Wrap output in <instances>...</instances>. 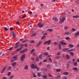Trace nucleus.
Returning <instances> with one entry per match:
<instances>
[{
  "label": "nucleus",
  "mask_w": 79,
  "mask_h": 79,
  "mask_svg": "<svg viewBox=\"0 0 79 79\" xmlns=\"http://www.w3.org/2000/svg\"><path fill=\"white\" fill-rule=\"evenodd\" d=\"M73 69L75 71H77V69L76 67L73 68Z\"/></svg>",
  "instance_id": "nucleus-20"
},
{
  "label": "nucleus",
  "mask_w": 79,
  "mask_h": 79,
  "mask_svg": "<svg viewBox=\"0 0 79 79\" xmlns=\"http://www.w3.org/2000/svg\"><path fill=\"white\" fill-rule=\"evenodd\" d=\"M24 45L25 47H27V44H24Z\"/></svg>",
  "instance_id": "nucleus-53"
},
{
  "label": "nucleus",
  "mask_w": 79,
  "mask_h": 79,
  "mask_svg": "<svg viewBox=\"0 0 79 79\" xmlns=\"http://www.w3.org/2000/svg\"><path fill=\"white\" fill-rule=\"evenodd\" d=\"M26 15H24L22 18V19H24V18H25V17H26Z\"/></svg>",
  "instance_id": "nucleus-46"
},
{
  "label": "nucleus",
  "mask_w": 79,
  "mask_h": 79,
  "mask_svg": "<svg viewBox=\"0 0 79 79\" xmlns=\"http://www.w3.org/2000/svg\"><path fill=\"white\" fill-rule=\"evenodd\" d=\"M44 44H47V41L45 42H44Z\"/></svg>",
  "instance_id": "nucleus-55"
},
{
  "label": "nucleus",
  "mask_w": 79,
  "mask_h": 79,
  "mask_svg": "<svg viewBox=\"0 0 79 79\" xmlns=\"http://www.w3.org/2000/svg\"><path fill=\"white\" fill-rule=\"evenodd\" d=\"M24 52H27L26 51H27V49H25L24 50Z\"/></svg>",
  "instance_id": "nucleus-58"
},
{
  "label": "nucleus",
  "mask_w": 79,
  "mask_h": 79,
  "mask_svg": "<svg viewBox=\"0 0 79 79\" xmlns=\"http://www.w3.org/2000/svg\"><path fill=\"white\" fill-rule=\"evenodd\" d=\"M65 35H71V33L67 31L65 33Z\"/></svg>",
  "instance_id": "nucleus-11"
},
{
  "label": "nucleus",
  "mask_w": 79,
  "mask_h": 79,
  "mask_svg": "<svg viewBox=\"0 0 79 79\" xmlns=\"http://www.w3.org/2000/svg\"><path fill=\"white\" fill-rule=\"evenodd\" d=\"M14 77L13 76H10L9 79H11L12 78H13Z\"/></svg>",
  "instance_id": "nucleus-50"
},
{
  "label": "nucleus",
  "mask_w": 79,
  "mask_h": 79,
  "mask_svg": "<svg viewBox=\"0 0 79 79\" xmlns=\"http://www.w3.org/2000/svg\"><path fill=\"white\" fill-rule=\"evenodd\" d=\"M66 40H68V39H69V37H67L66 38Z\"/></svg>",
  "instance_id": "nucleus-61"
},
{
  "label": "nucleus",
  "mask_w": 79,
  "mask_h": 79,
  "mask_svg": "<svg viewBox=\"0 0 79 79\" xmlns=\"http://www.w3.org/2000/svg\"><path fill=\"white\" fill-rule=\"evenodd\" d=\"M69 47L70 48H73L74 47V44H70L69 45Z\"/></svg>",
  "instance_id": "nucleus-13"
},
{
  "label": "nucleus",
  "mask_w": 79,
  "mask_h": 79,
  "mask_svg": "<svg viewBox=\"0 0 79 79\" xmlns=\"http://www.w3.org/2000/svg\"><path fill=\"white\" fill-rule=\"evenodd\" d=\"M16 64L15 63V62H14L12 64V66L13 67H15Z\"/></svg>",
  "instance_id": "nucleus-17"
},
{
  "label": "nucleus",
  "mask_w": 79,
  "mask_h": 79,
  "mask_svg": "<svg viewBox=\"0 0 79 79\" xmlns=\"http://www.w3.org/2000/svg\"><path fill=\"white\" fill-rule=\"evenodd\" d=\"M17 57H18V55L14 56L13 57V60H14L15 61V60H16L18 59Z\"/></svg>",
  "instance_id": "nucleus-6"
},
{
  "label": "nucleus",
  "mask_w": 79,
  "mask_h": 79,
  "mask_svg": "<svg viewBox=\"0 0 79 79\" xmlns=\"http://www.w3.org/2000/svg\"><path fill=\"white\" fill-rule=\"evenodd\" d=\"M51 43V40H48L47 41V44L48 45H50Z\"/></svg>",
  "instance_id": "nucleus-10"
},
{
  "label": "nucleus",
  "mask_w": 79,
  "mask_h": 79,
  "mask_svg": "<svg viewBox=\"0 0 79 79\" xmlns=\"http://www.w3.org/2000/svg\"><path fill=\"white\" fill-rule=\"evenodd\" d=\"M34 42V40H32L30 41V43L31 44H32L33 42Z\"/></svg>",
  "instance_id": "nucleus-42"
},
{
  "label": "nucleus",
  "mask_w": 79,
  "mask_h": 79,
  "mask_svg": "<svg viewBox=\"0 0 79 79\" xmlns=\"http://www.w3.org/2000/svg\"><path fill=\"white\" fill-rule=\"evenodd\" d=\"M66 57L67 59H69V58H70L69 56L68 55H66Z\"/></svg>",
  "instance_id": "nucleus-33"
},
{
  "label": "nucleus",
  "mask_w": 79,
  "mask_h": 79,
  "mask_svg": "<svg viewBox=\"0 0 79 79\" xmlns=\"http://www.w3.org/2000/svg\"><path fill=\"white\" fill-rule=\"evenodd\" d=\"M11 69V66H9V68L7 70H8L9 71H10V69Z\"/></svg>",
  "instance_id": "nucleus-40"
},
{
  "label": "nucleus",
  "mask_w": 79,
  "mask_h": 79,
  "mask_svg": "<svg viewBox=\"0 0 79 79\" xmlns=\"http://www.w3.org/2000/svg\"><path fill=\"white\" fill-rule=\"evenodd\" d=\"M50 68V65L49 64H48L47 65L46 69L47 70H49Z\"/></svg>",
  "instance_id": "nucleus-8"
},
{
  "label": "nucleus",
  "mask_w": 79,
  "mask_h": 79,
  "mask_svg": "<svg viewBox=\"0 0 79 79\" xmlns=\"http://www.w3.org/2000/svg\"><path fill=\"white\" fill-rule=\"evenodd\" d=\"M64 75H68V72H65L63 73Z\"/></svg>",
  "instance_id": "nucleus-22"
},
{
  "label": "nucleus",
  "mask_w": 79,
  "mask_h": 79,
  "mask_svg": "<svg viewBox=\"0 0 79 79\" xmlns=\"http://www.w3.org/2000/svg\"><path fill=\"white\" fill-rule=\"evenodd\" d=\"M35 51V49H32L31 51L30 52L31 54H32V53H33V52H34Z\"/></svg>",
  "instance_id": "nucleus-18"
},
{
  "label": "nucleus",
  "mask_w": 79,
  "mask_h": 79,
  "mask_svg": "<svg viewBox=\"0 0 79 79\" xmlns=\"http://www.w3.org/2000/svg\"><path fill=\"white\" fill-rule=\"evenodd\" d=\"M31 68L33 69H36L37 71H39V68L37 67V66H35V65L34 64H32L31 65Z\"/></svg>",
  "instance_id": "nucleus-1"
},
{
  "label": "nucleus",
  "mask_w": 79,
  "mask_h": 79,
  "mask_svg": "<svg viewBox=\"0 0 79 79\" xmlns=\"http://www.w3.org/2000/svg\"><path fill=\"white\" fill-rule=\"evenodd\" d=\"M5 31H7L8 30V29L6 27H5Z\"/></svg>",
  "instance_id": "nucleus-44"
},
{
  "label": "nucleus",
  "mask_w": 79,
  "mask_h": 79,
  "mask_svg": "<svg viewBox=\"0 0 79 79\" xmlns=\"http://www.w3.org/2000/svg\"><path fill=\"white\" fill-rule=\"evenodd\" d=\"M63 79H67V77H64L63 78Z\"/></svg>",
  "instance_id": "nucleus-64"
},
{
  "label": "nucleus",
  "mask_w": 79,
  "mask_h": 79,
  "mask_svg": "<svg viewBox=\"0 0 79 79\" xmlns=\"http://www.w3.org/2000/svg\"><path fill=\"white\" fill-rule=\"evenodd\" d=\"M64 29L65 30H66L67 29H68V27L65 26L64 27Z\"/></svg>",
  "instance_id": "nucleus-43"
},
{
  "label": "nucleus",
  "mask_w": 79,
  "mask_h": 79,
  "mask_svg": "<svg viewBox=\"0 0 79 79\" xmlns=\"http://www.w3.org/2000/svg\"><path fill=\"white\" fill-rule=\"evenodd\" d=\"M13 47H11L10 48H9L8 50H10V51H11V50H13Z\"/></svg>",
  "instance_id": "nucleus-35"
},
{
  "label": "nucleus",
  "mask_w": 79,
  "mask_h": 79,
  "mask_svg": "<svg viewBox=\"0 0 79 79\" xmlns=\"http://www.w3.org/2000/svg\"><path fill=\"white\" fill-rule=\"evenodd\" d=\"M79 35V31H77L75 34V36L76 37H77Z\"/></svg>",
  "instance_id": "nucleus-7"
},
{
  "label": "nucleus",
  "mask_w": 79,
  "mask_h": 79,
  "mask_svg": "<svg viewBox=\"0 0 79 79\" xmlns=\"http://www.w3.org/2000/svg\"><path fill=\"white\" fill-rule=\"evenodd\" d=\"M65 20L66 17H64L62 19H60V23L61 24V23H63V22H64Z\"/></svg>",
  "instance_id": "nucleus-2"
},
{
  "label": "nucleus",
  "mask_w": 79,
  "mask_h": 79,
  "mask_svg": "<svg viewBox=\"0 0 79 79\" xmlns=\"http://www.w3.org/2000/svg\"><path fill=\"white\" fill-rule=\"evenodd\" d=\"M60 44H61L62 46H63L64 45H66V43L64 42H63V41H61L60 42Z\"/></svg>",
  "instance_id": "nucleus-4"
},
{
  "label": "nucleus",
  "mask_w": 79,
  "mask_h": 79,
  "mask_svg": "<svg viewBox=\"0 0 79 79\" xmlns=\"http://www.w3.org/2000/svg\"><path fill=\"white\" fill-rule=\"evenodd\" d=\"M24 44H22L21 46H20V48H23V47H24Z\"/></svg>",
  "instance_id": "nucleus-32"
},
{
  "label": "nucleus",
  "mask_w": 79,
  "mask_h": 79,
  "mask_svg": "<svg viewBox=\"0 0 79 79\" xmlns=\"http://www.w3.org/2000/svg\"><path fill=\"white\" fill-rule=\"evenodd\" d=\"M68 50H69V48H65L63 49V51H68Z\"/></svg>",
  "instance_id": "nucleus-16"
},
{
  "label": "nucleus",
  "mask_w": 79,
  "mask_h": 79,
  "mask_svg": "<svg viewBox=\"0 0 79 79\" xmlns=\"http://www.w3.org/2000/svg\"><path fill=\"white\" fill-rule=\"evenodd\" d=\"M56 72H60L61 71V69H56Z\"/></svg>",
  "instance_id": "nucleus-23"
},
{
  "label": "nucleus",
  "mask_w": 79,
  "mask_h": 79,
  "mask_svg": "<svg viewBox=\"0 0 79 79\" xmlns=\"http://www.w3.org/2000/svg\"><path fill=\"white\" fill-rule=\"evenodd\" d=\"M42 55H40L39 56V58H40V59H42Z\"/></svg>",
  "instance_id": "nucleus-39"
},
{
  "label": "nucleus",
  "mask_w": 79,
  "mask_h": 79,
  "mask_svg": "<svg viewBox=\"0 0 79 79\" xmlns=\"http://www.w3.org/2000/svg\"><path fill=\"white\" fill-rule=\"evenodd\" d=\"M16 24H19V21L16 22Z\"/></svg>",
  "instance_id": "nucleus-54"
},
{
  "label": "nucleus",
  "mask_w": 79,
  "mask_h": 79,
  "mask_svg": "<svg viewBox=\"0 0 79 79\" xmlns=\"http://www.w3.org/2000/svg\"><path fill=\"white\" fill-rule=\"evenodd\" d=\"M29 14L30 15H32V12L30 11L29 12Z\"/></svg>",
  "instance_id": "nucleus-52"
},
{
  "label": "nucleus",
  "mask_w": 79,
  "mask_h": 79,
  "mask_svg": "<svg viewBox=\"0 0 79 79\" xmlns=\"http://www.w3.org/2000/svg\"><path fill=\"white\" fill-rule=\"evenodd\" d=\"M73 18H79V15H77L76 16L73 15Z\"/></svg>",
  "instance_id": "nucleus-12"
},
{
  "label": "nucleus",
  "mask_w": 79,
  "mask_h": 79,
  "mask_svg": "<svg viewBox=\"0 0 79 79\" xmlns=\"http://www.w3.org/2000/svg\"><path fill=\"white\" fill-rule=\"evenodd\" d=\"M53 20L55 21H58V20L55 17H54L53 18Z\"/></svg>",
  "instance_id": "nucleus-15"
},
{
  "label": "nucleus",
  "mask_w": 79,
  "mask_h": 79,
  "mask_svg": "<svg viewBox=\"0 0 79 79\" xmlns=\"http://www.w3.org/2000/svg\"><path fill=\"white\" fill-rule=\"evenodd\" d=\"M72 31L73 32H75L76 31V30L74 28H73L72 29Z\"/></svg>",
  "instance_id": "nucleus-25"
},
{
  "label": "nucleus",
  "mask_w": 79,
  "mask_h": 79,
  "mask_svg": "<svg viewBox=\"0 0 79 79\" xmlns=\"http://www.w3.org/2000/svg\"><path fill=\"white\" fill-rule=\"evenodd\" d=\"M33 75L34 77H36V76L35 75V74H34V73H33Z\"/></svg>",
  "instance_id": "nucleus-56"
},
{
  "label": "nucleus",
  "mask_w": 79,
  "mask_h": 79,
  "mask_svg": "<svg viewBox=\"0 0 79 79\" xmlns=\"http://www.w3.org/2000/svg\"><path fill=\"white\" fill-rule=\"evenodd\" d=\"M21 49V48H19L18 49L16 50V52H18V51H19Z\"/></svg>",
  "instance_id": "nucleus-29"
},
{
  "label": "nucleus",
  "mask_w": 79,
  "mask_h": 79,
  "mask_svg": "<svg viewBox=\"0 0 79 79\" xmlns=\"http://www.w3.org/2000/svg\"><path fill=\"white\" fill-rule=\"evenodd\" d=\"M69 54L71 55L72 56H73L74 55V53L73 52H71L70 53H69Z\"/></svg>",
  "instance_id": "nucleus-34"
},
{
  "label": "nucleus",
  "mask_w": 79,
  "mask_h": 79,
  "mask_svg": "<svg viewBox=\"0 0 79 79\" xmlns=\"http://www.w3.org/2000/svg\"><path fill=\"white\" fill-rule=\"evenodd\" d=\"M12 34L13 37V38H15V37H16V34L14 33H13Z\"/></svg>",
  "instance_id": "nucleus-21"
},
{
  "label": "nucleus",
  "mask_w": 79,
  "mask_h": 79,
  "mask_svg": "<svg viewBox=\"0 0 79 79\" xmlns=\"http://www.w3.org/2000/svg\"><path fill=\"white\" fill-rule=\"evenodd\" d=\"M44 54L45 55H48V52H45Z\"/></svg>",
  "instance_id": "nucleus-41"
},
{
  "label": "nucleus",
  "mask_w": 79,
  "mask_h": 79,
  "mask_svg": "<svg viewBox=\"0 0 79 79\" xmlns=\"http://www.w3.org/2000/svg\"><path fill=\"white\" fill-rule=\"evenodd\" d=\"M39 60V57H36V61H37Z\"/></svg>",
  "instance_id": "nucleus-51"
},
{
  "label": "nucleus",
  "mask_w": 79,
  "mask_h": 79,
  "mask_svg": "<svg viewBox=\"0 0 79 79\" xmlns=\"http://www.w3.org/2000/svg\"><path fill=\"white\" fill-rule=\"evenodd\" d=\"M42 41H40L39 43V44H41V43H42Z\"/></svg>",
  "instance_id": "nucleus-63"
},
{
  "label": "nucleus",
  "mask_w": 79,
  "mask_h": 79,
  "mask_svg": "<svg viewBox=\"0 0 79 79\" xmlns=\"http://www.w3.org/2000/svg\"><path fill=\"white\" fill-rule=\"evenodd\" d=\"M11 74V72H9L8 73V76H10Z\"/></svg>",
  "instance_id": "nucleus-62"
},
{
  "label": "nucleus",
  "mask_w": 79,
  "mask_h": 79,
  "mask_svg": "<svg viewBox=\"0 0 79 79\" xmlns=\"http://www.w3.org/2000/svg\"><path fill=\"white\" fill-rule=\"evenodd\" d=\"M7 77H3V79H6Z\"/></svg>",
  "instance_id": "nucleus-59"
},
{
  "label": "nucleus",
  "mask_w": 79,
  "mask_h": 79,
  "mask_svg": "<svg viewBox=\"0 0 79 79\" xmlns=\"http://www.w3.org/2000/svg\"><path fill=\"white\" fill-rule=\"evenodd\" d=\"M24 51H21L20 52V53H24Z\"/></svg>",
  "instance_id": "nucleus-49"
},
{
  "label": "nucleus",
  "mask_w": 79,
  "mask_h": 79,
  "mask_svg": "<svg viewBox=\"0 0 79 79\" xmlns=\"http://www.w3.org/2000/svg\"><path fill=\"white\" fill-rule=\"evenodd\" d=\"M38 76H39V77H40V76H42V75H40V73H38Z\"/></svg>",
  "instance_id": "nucleus-36"
},
{
  "label": "nucleus",
  "mask_w": 79,
  "mask_h": 79,
  "mask_svg": "<svg viewBox=\"0 0 79 79\" xmlns=\"http://www.w3.org/2000/svg\"><path fill=\"white\" fill-rule=\"evenodd\" d=\"M49 60L50 62H52V58H49Z\"/></svg>",
  "instance_id": "nucleus-47"
},
{
  "label": "nucleus",
  "mask_w": 79,
  "mask_h": 79,
  "mask_svg": "<svg viewBox=\"0 0 79 79\" xmlns=\"http://www.w3.org/2000/svg\"><path fill=\"white\" fill-rule=\"evenodd\" d=\"M47 31H48L49 32H52L53 31V30L51 29H48L47 30Z\"/></svg>",
  "instance_id": "nucleus-19"
},
{
  "label": "nucleus",
  "mask_w": 79,
  "mask_h": 79,
  "mask_svg": "<svg viewBox=\"0 0 79 79\" xmlns=\"http://www.w3.org/2000/svg\"><path fill=\"white\" fill-rule=\"evenodd\" d=\"M77 62H76L74 63V66H77Z\"/></svg>",
  "instance_id": "nucleus-30"
},
{
  "label": "nucleus",
  "mask_w": 79,
  "mask_h": 79,
  "mask_svg": "<svg viewBox=\"0 0 79 79\" xmlns=\"http://www.w3.org/2000/svg\"><path fill=\"white\" fill-rule=\"evenodd\" d=\"M24 69H25L26 70H27V69H28V65H27L25 66Z\"/></svg>",
  "instance_id": "nucleus-14"
},
{
  "label": "nucleus",
  "mask_w": 79,
  "mask_h": 79,
  "mask_svg": "<svg viewBox=\"0 0 79 79\" xmlns=\"http://www.w3.org/2000/svg\"><path fill=\"white\" fill-rule=\"evenodd\" d=\"M32 55H33V56H36V53H35V52H34L33 53Z\"/></svg>",
  "instance_id": "nucleus-45"
},
{
  "label": "nucleus",
  "mask_w": 79,
  "mask_h": 79,
  "mask_svg": "<svg viewBox=\"0 0 79 79\" xmlns=\"http://www.w3.org/2000/svg\"><path fill=\"white\" fill-rule=\"evenodd\" d=\"M56 59H60V56H57L55 57Z\"/></svg>",
  "instance_id": "nucleus-26"
},
{
  "label": "nucleus",
  "mask_w": 79,
  "mask_h": 79,
  "mask_svg": "<svg viewBox=\"0 0 79 79\" xmlns=\"http://www.w3.org/2000/svg\"><path fill=\"white\" fill-rule=\"evenodd\" d=\"M48 76H49V77H53V76L50 74H48Z\"/></svg>",
  "instance_id": "nucleus-38"
},
{
  "label": "nucleus",
  "mask_w": 79,
  "mask_h": 79,
  "mask_svg": "<svg viewBox=\"0 0 79 79\" xmlns=\"http://www.w3.org/2000/svg\"><path fill=\"white\" fill-rule=\"evenodd\" d=\"M60 54H61V52H58L57 54V55H60Z\"/></svg>",
  "instance_id": "nucleus-57"
},
{
  "label": "nucleus",
  "mask_w": 79,
  "mask_h": 79,
  "mask_svg": "<svg viewBox=\"0 0 79 79\" xmlns=\"http://www.w3.org/2000/svg\"><path fill=\"white\" fill-rule=\"evenodd\" d=\"M76 50V49H75V48H74L73 49H70V50H69L68 51V52H71V51H73V50Z\"/></svg>",
  "instance_id": "nucleus-24"
},
{
  "label": "nucleus",
  "mask_w": 79,
  "mask_h": 79,
  "mask_svg": "<svg viewBox=\"0 0 79 79\" xmlns=\"http://www.w3.org/2000/svg\"><path fill=\"white\" fill-rule=\"evenodd\" d=\"M19 45L18 44L16 45L15 47L14 48H18V47H19Z\"/></svg>",
  "instance_id": "nucleus-37"
},
{
  "label": "nucleus",
  "mask_w": 79,
  "mask_h": 79,
  "mask_svg": "<svg viewBox=\"0 0 79 79\" xmlns=\"http://www.w3.org/2000/svg\"><path fill=\"white\" fill-rule=\"evenodd\" d=\"M25 54H23L22 55L21 59V61H24V59L25 58Z\"/></svg>",
  "instance_id": "nucleus-3"
},
{
  "label": "nucleus",
  "mask_w": 79,
  "mask_h": 79,
  "mask_svg": "<svg viewBox=\"0 0 79 79\" xmlns=\"http://www.w3.org/2000/svg\"><path fill=\"white\" fill-rule=\"evenodd\" d=\"M46 38V36H43L41 38V39H45Z\"/></svg>",
  "instance_id": "nucleus-31"
},
{
  "label": "nucleus",
  "mask_w": 79,
  "mask_h": 79,
  "mask_svg": "<svg viewBox=\"0 0 79 79\" xmlns=\"http://www.w3.org/2000/svg\"><path fill=\"white\" fill-rule=\"evenodd\" d=\"M39 65L40 66V65H42V62H40L39 64Z\"/></svg>",
  "instance_id": "nucleus-60"
},
{
  "label": "nucleus",
  "mask_w": 79,
  "mask_h": 79,
  "mask_svg": "<svg viewBox=\"0 0 79 79\" xmlns=\"http://www.w3.org/2000/svg\"><path fill=\"white\" fill-rule=\"evenodd\" d=\"M38 26L40 28H42L43 26H44L43 24H41V23H39L38 24Z\"/></svg>",
  "instance_id": "nucleus-5"
},
{
  "label": "nucleus",
  "mask_w": 79,
  "mask_h": 79,
  "mask_svg": "<svg viewBox=\"0 0 79 79\" xmlns=\"http://www.w3.org/2000/svg\"><path fill=\"white\" fill-rule=\"evenodd\" d=\"M6 66H5L3 68V69L1 71V73H4V71H5V70L6 69Z\"/></svg>",
  "instance_id": "nucleus-9"
},
{
  "label": "nucleus",
  "mask_w": 79,
  "mask_h": 79,
  "mask_svg": "<svg viewBox=\"0 0 79 79\" xmlns=\"http://www.w3.org/2000/svg\"><path fill=\"white\" fill-rule=\"evenodd\" d=\"M57 77L59 78H60L61 77V76L60 75V74H58Z\"/></svg>",
  "instance_id": "nucleus-48"
},
{
  "label": "nucleus",
  "mask_w": 79,
  "mask_h": 79,
  "mask_svg": "<svg viewBox=\"0 0 79 79\" xmlns=\"http://www.w3.org/2000/svg\"><path fill=\"white\" fill-rule=\"evenodd\" d=\"M35 35H36V33H34L31 35V37H34V36H35Z\"/></svg>",
  "instance_id": "nucleus-27"
},
{
  "label": "nucleus",
  "mask_w": 79,
  "mask_h": 79,
  "mask_svg": "<svg viewBox=\"0 0 79 79\" xmlns=\"http://www.w3.org/2000/svg\"><path fill=\"white\" fill-rule=\"evenodd\" d=\"M58 47L59 48V49H60V50H61V45L60 44H59V45H58Z\"/></svg>",
  "instance_id": "nucleus-28"
}]
</instances>
